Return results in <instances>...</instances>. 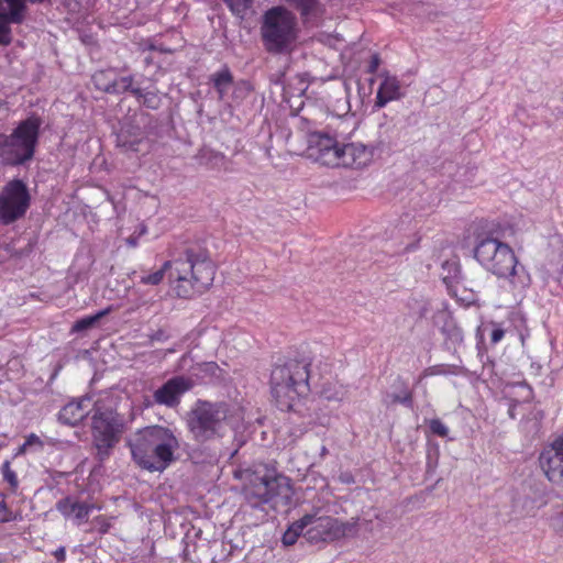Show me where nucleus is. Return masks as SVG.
Wrapping results in <instances>:
<instances>
[{
	"mask_svg": "<svg viewBox=\"0 0 563 563\" xmlns=\"http://www.w3.org/2000/svg\"><path fill=\"white\" fill-rule=\"evenodd\" d=\"M134 462L150 472H163L175 461L179 441L172 430L153 426L128 441Z\"/></svg>",
	"mask_w": 563,
	"mask_h": 563,
	"instance_id": "obj_1",
	"label": "nucleus"
},
{
	"mask_svg": "<svg viewBox=\"0 0 563 563\" xmlns=\"http://www.w3.org/2000/svg\"><path fill=\"white\" fill-rule=\"evenodd\" d=\"M474 257L487 272L498 278H507L515 289H525L531 283L529 273L518 262L512 249L496 238H478Z\"/></svg>",
	"mask_w": 563,
	"mask_h": 563,
	"instance_id": "obj_2",
	"label": "nucleus"
},
{
	"mask_svg": "<svg viewBox=\"0 0 563 563\" xmlns=\"http://www.w3.org/2000/svg\"><path fill=\"white\" fill-rule=\"evenodd\" d=\"M216 265L207 250L191 246L185 251V260L174 261L169 278L176 280L175 291L178 297L188 298L195 292L207 290L213 283Z\"/></svg>",
	"mask_w": 563,
	"mask_h": 563,
	"instance_id": "obj_3",
	"label": "nucleus"
},
{
	"mask_svg": "<svg viewBox=\"0 0 563 563\" xmlns=\"http://www.w3.org/2000/svg\"><path fill=\"white\" fill-rule=\"evenodd\" d=\"M309 367L307 360H288L273 368L271 393L280 410L300 411V397L309 390Z\"/></svg>",
	"mask_w": 563,
	"mask_h": 563,
	"instance_id": "obj_4",
	"label": "nucleus"
},
{
	"mask_svg": "<svg viewBox=\"0 0 563 563\" xmlns=\"http://www.w3.org/2000/svg\"><path fill=\"white\" fill-rule=\"evenodd\" d=\"M298 33L297 18L286 8L273 7L264 13L261 36L268 53L286 54L291 52Z\"/></svg>",
	"mask_w": 563,
	"mask_h": 563,
	"instance_id": "obj_5",
	"label": "nucleus"
},
{
	"mask_svg": "<svg viewBox=\"0 0 563 563\" xmlns=\"http://www.w3.org/2000/svg\"><path fill=\"white\" fill-rule=\"evenodd\" d=\"M229 406L224 402L197 400L186 417V426L198 443L221 438L224 434Z\"/></svg>",
	"mask_w": 563,
	"mask_h": 563,
	"instance_id": "obj_6",
	"label": "nucleus"
},
{
	"mask_svg": "<svg viewBox=\"0 0 563 563\" xmlns=\"http://www.w3.org/2000/svg\"><path fill=\"white\" fill-rule=\"evenodd\" d=\"M41 120L30 117L21 121L9 135L0 133V161L18 166L31 161L38 141Z\"/></svg>",
	"mask_w": 563,
	"mask_h": 563,
	"instance_id": "obj_7",
	"label": "nucleus"
},
{
	"mask_svg": "<svg viewBox=\"0 0 563 563\" xmlns=\"http://www.w3.org/2000/svg\"><path fill=\"white\" fill-rule=\"evenodd\" d=\"M243 494L251 507L269 504L273 508H277L290 503L292 488L286 476L252 473L244 485Z\"/></svg>",
	"mask_w": 563,
	"mask_h": 563,
	"instance_id": "obj_8",
	"label": "nucleus"
},
{
	"mask_svg": "<svg viewBox=\"0 0 563 563\" xmlns=\"http://www.w3.org/2000/svg\"><path fill=\"white\" fill-rule=\"evenodd\" d=\"M31 206V195L21 179L8 181L0 191V222L9 225L22 219Z\"/></svg>",
	"mask_w": 563,
	"mask_h": 563,
	"instance_id": "obj_9",
	"label": "nucleus"
},
{
	"mask_svg": "<svg viewBox=\"0 0 563 563\" xmlns=\"http://www.w3.org/2000/svg\"><path fill=\"white\" fill-rule=\"evenodd\" d=\"M120 426L111 411L96 410L92 416V438L97 459L103 462L119 442Z\"/></svg>",
	"mask_w": 563,
	"mask_h": 563,
	"instance_id": "obj_10",
	"label": "nucleus"
},
{
	"mask_svg": "<svg viewBox=\"0 0 563 563\" xmlns=\"http://www.w3.org/2000/svg\"><path fill=\"white\" fill-rule=\"evenodd\" d=\"M305 521V539L310 543L329 542L345 534V526L336 518L330 516L318 517L308 514L302 517Z\"/></svg>",
	"mask_w": 563,
	"mask_h": 563,
	"instance_id": "obj_11",
	"label": "nucleus"
},
{
	"mask_svg": "<svg viewBox=\"0 0 563 563\" xmlns=\"http://www.w3.org/2000/svg\"><path fill=\"white\" fill-rule=\"evenodd\" d=\"M309 143L310 156L317 163L328 167L342 166L343 143L323 133H313Z\"/></svg>",
	"mask_w": 563,
	"mask_h": 563,
	"instance_id": "obj_12",
	"label": "nucleus"
},
{
	"mask_svg": "<svg viewBox=\"0 0 563 563\" xmlns=\"http://www.w3.org/2000/svg\"><path fill=\"white\" fill-rule=\"evenodd\" d=\"M194 387L189 377L174 376L155 390L153 398L157 405L168 408L177 407L181 396Z\"/></svg>",
	"mask_w": 563,
	"mask_h": 563,
	"instance_id": "obj_13",
	"label": "nucleus"
},
{
	"mask_svg": "<svg viewBox=\"0 0 563 563\" xmlns=\"http://www.w3.org/2000/svg\"><path fill=\"white\" fill-rule=\"evenodd\" d=\"M540 466L548 479L563 486V439L545 449L540 455Z\"/></svg>",
	"mask_w": 563,
	"mask_h": 563,
	"instance_id": "obj_14",
	"label": "nucleus"
},
{
	"mask_svg": "<svg viewBox=\"0 0 563 563\" xmlns=\"http://www.w3.org/2000/svg\"><path fill=\"white\" fill-rule=\"evenodd\" d=\"M25 3L21 0H0V45L12 42L11 23H21L24 18Z\"/></svg>",
	"mask_w": 563,
	"mask_h": 563,
	"instance_id": "obj_15",
	"label": "nucleus"
},
{
	"mask_svg": "<svg viewBox=\"0 0 563 563\" xmlns=\"http://www.w3.org/2000/svg\"><path fill=\"white\" fill-rule=\"evenodd\" d=\"M373 155V147L362 143H343L342 167H364L372 161Z\"/></svg>",
	"mask_w": 563,
	"mask_h": 563,
	"instance_id": "obj_16",
	"label": "nucleus"
},
{
	"mask_svg": "<svg viewBox=\"0 0 563 563\" xmlns=\"http://www.w3.org/2000/svg\"><path fill=\"white\" fill-rule=\"evenodd\" d=\"M379 77L383 80L376 93L375 107L383 108L388 102L400 99L404 93L401 91L400 81L396 76H391L384 71L379 74Z\"/></svg>",
	"mask_w": 563,
	"mask_h": 563,
	"instance_id": "obj_17",
	"label": "nucleus"
},
{
	"mask_svg": "<svg viewBox=\"0 0 563 563\" xmlns=\"http://www.w3.org/2000/svg\"><path fill=\"white\" fill-rule=\"evenodd\" d=\"M56 509L66 518H73L80 526L89 518L92 506L86 503H79L71 497H66L57 501Z\"/></svg>",
	"mask_w": 563,
	"mask_h": 563,
	"instance_id": "obj_18",
	"label": "nucleus"
},
{
	"mask_svg": "<svg viewBox=\"0 0 563 563\" xmlns=\"http://www.w3.org/2000/svg\"><path fill=\"white\" fill-rule=\"evenodd\" d=\"M90 398H81L65 405L58 415V420L66 426H76L89 413Z\"/></svg>",
	"mask_w": 563,
	"mask_h": 563,
	"instance_id": "obj_19",
	"label": "nucleus"
},
{
	"mask_svg": "<svg viewBox=\"0 0 563 563\" xmlns=\"http://www.w3.org/2000/svg\"><path fill=\"white\" fill-rule=\"evenodd\" d=\"M144 140V133L140 128L124 125L118 133L117 141L120 147L126 151L140 152Z\"/></svg>",
	"mask_w": 563,
	"mask_h": 563,
	"instance_id": "obj_20",
	"label": "nucleus"
},
{
	"mask_svg": "<svg viewBox=\"0 0 563 563\" xmlns=\"http://www.w3.org/2000/svg\"><path fill=\"white\" fill-rule=\"evenodd\" d=\"M433 323L435 325L442 323L441 331L452 343H461L463 341L462 330L453 322L449 311L444 309L437 311L433 316Z\"/></svg>",
	"mask_w": 563,
	"mask_h": 563,
	"instance_id": "obj_21",
	"label": "nucleus"
},
{
	"mask_svg": "<svg viewBox=\"0 0 563 563\" xmlns=\"http://www.w3.org/2000/svg\"><path fill=\"white\" fill-rule=\"evenodd\" d=\"M210 81L213 84L214 89L218 92L219 100H225L227 93L233 87V76L228 67L212 74Z\"/></svg>",
	"mask_w": 563,
	"mask_h": 563,
	"instance_id": "obj_22",
	"label": "nucleus"
},
{
	"mask_svg": "<svg viewBox=\"0 0 563 563\" xmlns=\"http://www.w3.org/2000/svg\"><path fill=\"white\" fill-rule=\"evenodd\" d=\"M111 311L112 307H107L106 309L100 310L92 316H87L77 320L71 327V332H81L91 329L99 322L100 319L109 314Z\"/></svg>",
	"mask_w": 563,
	"mask_h": 563,
	"instance_id": "obj_23",
	"label": "nucleus"
},
{
	"mask_svg": "<svg viewBox=\"0 0 563 563\" xmlns=\"http://www.w3.org/2000/svg\"><path fill=\"white\" fill-rule=\"evenodd\" d=\"M115 74L113 70H99L92 75V81L97 89L110 93Z\"/></svg>",
	"mask_w": 563,
	"mask_h": 563,
	"instance_id": "obj_24",
	"label": "nucleus"
},
{
	"mask_svg": "<svg viewBox=\"0 0 563 563\" xmlns=\"http://www.w3.org/2000/svg\"><path fill=\"white\" fill-rule=\"evenodd\" d=\"M305 521L302 518L295 521L288 530L283 534L282 542L284 545L289 547L296 543L299 536L305 537Z\"/></svg>",
	"mask_w": 563,
	"mask_h": 563,
	"instance_id": "obj_25",
	"label": "nucleus"
},
{
	"mask_svg": "<svg viewBox=\"0 0 563 563\" xmlns=\"http://www.w3.org/2000/svg\"><path fill=\"white\" fill-rule=\"evenodd\" d=\"M132 95L150 109H157L159 107L161 99L154 91L144 92L141 88L132 89Z\"/></svg>",
	"mask_w": 563,
	"mask_h": 563,
	"instance_id": "obj_26",
	"label": "nucleus"
},
{
	"mask_svg": "<svg viewBox=\"0 0 563 563\" xmlns=\"http://www.w3.org/2000/svg\"><path fill=\"white\" fill-rule=\"evenodd\" d=\"M173 268H174V261H167L164 263V265L162 266L161 269H158L152 274H148V275H143L141 277V283L144 285H154V286L158 285L163 280L165 272L167 269H170V272H172Z\"/></svg>",
	"mask_w": 563,
	"mask_h": 563,
	"instance_id": "obj_27",
	"label": "nucleus"
},
{
	"mask_svg": "<svg viewBox=\"0 0 563 563\" xmlns=\"http://www.w3.org/2000/svg\"><path fill=\"white\" fill-rule=\"evenodd\" d=\"M132 89H135L133 87L132 76H125L120 78L115 76L114 81L112 82V87L110 89V93H123L126 91H130L132 93Z\"/></svg>",
	"mask_w": 563,
	"mask_h": 563,
	"instance_id": "obj_28",
	"label": "nucleus"
},
{
	"mask_svg": "<svg viewBox=\"0 0 563 563\" xmlns=\"http://www.w3.org/2000/svg\"><path fill=\"white\" fill-rule=\"evenodd\" d=\"M285 1L288 2L292 8L300 11L301 16L310 15L317 7V0H285Z\"/></svg>",
	"mask_w": 563,
	"mask_h": 563,
	"instance_id": "obj_29",
	"label": "nucleus"
},
{
	"mask_svg": "<svg viewBox=\"0 0 563 563\" xmlns=\"http://www.w3.org/2000/svg\"><path fill=\"white\" fill-rule=\"evenodd\" d=\"M1 472L3 475V479L9 484L10 490L15 493L19 487V479L16 473L11 468L10 462L5 461L2 464Z\"/></svg>",
	"mask_w": 563,
	"mask_h": 563,
	"instance_id": "obj_30",
	"label": "nucleus"
},
{
	"mask_svg": "<svg viewBox=\"0 0 563 563\" xmlns=\"http://www.w3.org/2000/svg\"><path fill=\"white\" fill-rule=\"evenodd\" d=\"M235 14H243L252 4V0H223Z\"/></svg>",
	"mask_w": 563,
	"mask_h": 563,
	"instance_id": "obj_31",
	"label": "nucleus"
},
{
	"mask_svg": "<svg viewBox=\"0 0 563 563\" xmlns=\"http://www.w3.org/2000/svg\"><path fill=\"white\" fill-rule=\"evenodd\" d=\"M430 430L442 438L449 434V428L439 419H432L429 423Z\"/></svg>",
	"mask_w": 563,
	"mask_h": 563,
	"instance_id": "obj_32",
	"label": "nucleus"
},
{
	"mask_svg": "<svg viewBox=\"0 0 563 563\" xmlns=\"http://www.w3.org/2000/svg\"><path fill=\"white\" fill-rule=\"evenodd\" d=\"M322 396L328 400L342 401L344 399L345 391L343 389L331 391L329 387H324L322 389Z\"/></svg>",
	"mask_w": 563,
	"mask_h": 563,
	"instance_id": "obj_33",
	"label": "nucleus"
},
{
	"mask_svg": "<svg viewBox=\"0 0 563 563\" xmlns=\"http://www.w3.org/2000/svg\"><path fill=\"white\" fill-rule=\"evenodd\" d=\"M232 88H233L232 97L236 101L243 99L249 91V88L244 82L233 86Z\"/></svg>",
	"mask_w": 563,
	"mask_h": 563,
	"instance_id": "obj_34",
	"label": "nucleus"
},
{
	"mask_svg": "<svg viewBox=\"0 0 563 563\" xmlns=\"http://www.w3.org/2000/svg\"><path fill=\"white\" fill-rule=\"evenodd\" d=\"M391 404L400 402L407 406H411L412 404V396L411 393L405 391L402 396L400 395H391Z\"/></svg>",
	"mask_w": 563,
	"mask_h": 563,
	"instance_id": "obj_35",
	"label": "nucleus"
},
{
	"mask_svg": "<svg viewBox=\"0 0 563 563\" xmlns=\"http://www.w3.org/2000/svg\"><path fill=\"white\" fill-rule=\"evenodd\" d=\"M13 515L9 510L7 504L2 500L0 501V522H9L13 520Z\"/></svg>",
	"mask_w": 563,
	"mask_h": 563,
	"instance_id": "obj_36",
	"label": "nucleus"
},
{
	"mask_svg": "<svg viewBox=\"0 0 563 563\" xmlns=\"http://www.w3.org/2000/svg\"><path fill=\"white\" fill-rule=\"evenodd\" d=\"M169 338L167 332L163 329H158L155 332L148 334V340L151 343L153 342H164Z\"/></svg>",
	"mask_w": 563,
	"mask_h": 563,
	"instance_id": "obj_37",
	"label": "nucleus"
},
{
	"mask_svg": "<svg viewBox=\"0 0 563 563\" xmlns=\"http://www.w3.org/2000/svg\"><path fill=\"white\" fill-rule=\"evenodd\" d=\"M379 64H380L379 56L377 54H374L372 56V59H371V63L368 65L367 71L371 73V74L376 73L377 69H378Z\"/></svg>",
	"mask_w": 563,
	"mask_h": 563,
	"instance_id": "obj_38",
	"label": "nucleus"
},
{
	"mask_svg": "<svg viewBox=\"0 0 563 563\" xmlns=\"http://www.w3.org/2000/svg\"><path fill=\"white\" fill-rule=\"evenodd\" d=\"M206 156H208V162L211 161V159H214V161H222L223 159V156L221 154H218V153H214V152H211V151H201L199 157L203 158Z\"/></svg>",
	"mask_w": 563,
	"mask_h": 563,
	"instance_id": "obj_39",
	"label": "nucleus"
},
{
	"mask_svg": "<svg viewBox=\"0 0 563 563\" xmlns=\"http://www.w3.org/2000/svg\"><path fill=\"white\" fill-rule=\"evenodd\" d=\"M505 335V332L500 328H495L492 331L490 340L493 343H498Z\"/></svg>",
	"mask_w": 563,
	"mask_h": 563,
	"instance_id": "obj_40",
	"label": "nucleus"
},
{
	"mask_svg": "<svg viewBox=\"0 0 563 563\" xmlns=\"http://www.w3.org/2000/svg\"><path fill=\"white\" fill-rule=\"evenodd\" d=\"M53 555L57 560V562H64L66 559V549L65 547H59L53 552Z\"/></svg>",
	"mask_w": 563,
	"mask_h": 563,
	"instance_id": "obj_41",
	"label": "nucleus"
},
{
	"mask_svg": "<svg viewBox=\"0 0 563 563\" xmlns=\"http://www.w3.org/2000/svg\"><path fill=\"white\" fill-rule=\"evenodd\" d=\"M33 444H37L40 446L42 445L41 439L36 434H34V433L30 434L26 438V441H25V445H30L31 446Z\"/></svg>",
	"mask_w": 563,
	"mask_h": 563,
	"instance_id": "obj_42",
	"label": "nucleus"
},
{
	"mask_svg": "<svg viewBox=\"0 0 563 563\" xmlns=\"http://www.w3.org/2000/svg\"><path fill=\"white\" fill-rule=\"evenodd\" d=\"M554 526L563 534V512L554 519Z\"/></svg>",
	"mask_w": 563,
	"mask_h": 563,
	"instance_id": "obj_43",
	"label": "nucleus"
},
{
	"mask_svg": "<svg viewBox=\"0 0 563 563\" xmlns=\"http://www.w3.org/2000/svg\"><path fill=\"white\" fill-rule=\"evenodd\" d=\"M137 240H139V236L136 235V232H135L134 234H132L131 236H129L126 239V243L131 247H135L137 245Z\"/></svg>",
	"mask_w": 563,
	"mask_h": 563,
	"instance_id": "obj_44",
	"label": "nucleus"
},
{
	"mask_svg": "<svg viewBox=\"0 0 563 563\" xmlns=\"http://www.w3.org/2000/svg\"><path fill=\"white\" fill-rule=\"evenodd\" d=\"M146 232H147L146 227L142 224L140 227V230L136 232V235L140 238V236L144 235Z\"/></svg>",
	"mask_w": 563,
	"mask_h": 563,
	"instance_id": "obj_45",
	"label": "nucleus"
},
{
	"mask_svg": "<svg viewBox=\"0 0 563 563\" xmlns=\"http://www.w3.org/2000/svg\"><path fill=\"white\" fill-rule=\"evenodd\" d=\"M328 454V449L323 445L320 451V455L324 457Z\"/></svg>",
	"mask_w": 563,
	"mask_h": 563,
	"instance_id": "obj_46",
	"label": "nucleus"
},
{
	"mask_svg": "<svg viewBox=\"0 0 563 563\" xmlns=\"http://www.w3.org/2000/svg\"><path fill=\"white\" fill-rule=\"evenodd\" d=\"M27 446H29V445H25V443H24V444L19 449V453H24Z\"/></svg>",
	"mask_w": 563,
	"mask_h": 563,
	"instance_id": "obj_47",
	"label": "nucleus"
},
{
	"mask_svg": "<svg viewBox=\"0 0 563 563\" xmlns=\"http://www.w3.org/2000/svg\"><path fill=\"white\" fill-rule=\"evenodd\" d=\"M30 2L32 3H40V2H43L44 0H29ZM22 3L25 2V0H21Z\"/></svg>",
	"mask_w": 563,
	"mask_h": 563,
	"instance_id": "obj_48",
	"label": "nucleus"
}]
</instances>
